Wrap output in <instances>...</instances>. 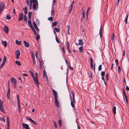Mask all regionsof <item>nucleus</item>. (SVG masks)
<instances>
[{"label": "nucleus", "instance_id": "nucleus-1", "mask_svg": "<svg viewBox=\"0 0 129 129\" xmlns=\"http://www.w3.org/2000/svg\"><path fill=\"white\" fill-rule=\"evenodd\" d=\"M53 92L54 97L55 105L57 107H59L60 105L59 102L57 99L58 97V93L56 91H55L54 89H53Z\"/></svg>", "mask_w": 129, "mask_h": 129}, {"label": "nucleus", "instance_id": "nucleus-2", "mask_svg": "<svg viewBox=\"0 0 129 129\" xmlns=\"http://www.w3.org/2000/svg\"><path fill=\"white\" fill-rule=\"evenodd\" d=\"M33 8L34 9L37 10L38 7V3L37 0H33Z\"/></svg>", "mask_w": 129, "mask_h": 129}, {"label": "nucleus", "instance_id": "nucleus-3", "mask_svg": "<svg viewBox=\"0 0 129 129\" xmlns=\"http://www.w3.org/2000/svg\"><path fill=\"white\" fill-rule=\"evenodd\" d=\"M5 6V3L3 2H1L0 4V14L3 9L4 8Z\"/></svg>", "mask_w": 129, "mask_h": 129}, {"label": "nucleus", "instance_id": "nucleus-4", "mask_svg": "<svg viewBox=\"0 0 129 129\" xmlns=\"http://www.w3.org/2000/svg\"><path fill=\"white\" fill-rule=\"evenodd\" d=\"M35 75H36V78H35V81H34L36 85L38 87H39L38 84H39V83L38 81V74L37 73H35Z\"/></svg>", "mask_w": 129, "mask_h": 129}, {"label": "nucleus", "instance_id": "nucleus-5", "mask_svg": "<svg viewBox=\"0 0 129 129\" xmlns=\"http://www.w3.org/2000/svg\"><path fill=\"white\" fill-rule=\"evenodd\" d=\"M15 55L17 59H18L20 57V52L19 50H17L16 51Z\"/></svg>", "mask_w": 129, "mask_h": 129}, {"label": "nucleus", "instance_id": "nucleus-6", "mask_svg": "<svg viewBox=\"0 0 129 129\" xmlns=\"http://www.w3.org/2000/svg\"><path fill=\"white\" fill-rule=\"evenodd\" d=\"M0 110L3 112L5 113V111H4V107L3 105V102L2 101L1 103V105H0Z\"/></svg>", "mask_w": 129, "mask_h": 129}, {"label": "nucleus", "instance_id": "nucleus-7", "mask_svg": "<svg viewBox=\"0 0 129 129\" xmlns=\"http://www.w3.org/2000/svg\"><path fill=\"white\" fill-rule=\"evenodd\" d=\"M22 125L23 128L25 129H29L30 128L28 124L23 123Z\"/></svg>", "mask_w": 129, "mask_h": 129}, {"label": "nucleus", "instance_id": "nucleus-8", "mask_svg": "<svg viewBox=\"0 0 129 129\" xmlns=\"http://www.w3.org/2000/svg\"><path fill=\"white\" fill-rule=\"evenodd\" d=\"M4 31L5 32L6 34H8L9 32V28L8 27L6 26H5L4 27Z\"/></svg>", "mask_w": 129, "mask_h": 129}, {"label": "nucleus", "instance_id": "nucleus-9", "mask_svg": "<svg viewBox=\"0 0 129 129\" xmlns=\"http://www.w3.org/2000/svg\"><path fill=\"white\" fill-rule=\"evenodd\" d=\"M39 62L40 65L39 68L41 70L42 68V66L44 64V63L43 61H41L40 59H39Z\"/></svg>", "mask_w": 129, "mask_h": 129}, {"label": "nucleus", "instance_id": "nucleus-10", "mask_svg": "<svg viewBox=\"0 0 129 129\" xmlns=\"http://www.w3.org/2000/svg\"><path fill=\"white\" fill-rule=\"evenodd\" d=\"M23 14L22 13H20L19 15V17L18 18V20L20 21L22 20L23 19Z\"/></svg>", "mask_w": 129, "mask_h": 129}, {"label": "nucleus", "instance_id": "nucleus-11", "mask_svg": "<svg viewBox=\"0 0 129 129\" xmlns=\"http://www.w3.org/2000/svg\"><path fill=\"white\" fill-rule=\"evenodd\" d=\"M17 100L18 102V109L20 108V100L19 98V95L18 94L17 95Z\"/></svg>", "mask_w": 129, "mask_h": 129}, {"label": "nucleus", "instance_id": "nucleus-12", "mask_svg": "<svg viewBox=\"0 0 129 129\" xmlns=\"http://www.w3.org/2000/svg\"><path fill=\"white\" fill-rule=\"evenodd\" d=\"M33 24L34 26L35 27V28L36 29V30L38 31H39V29L38 28V27L37 26L36 24L35 23V21H33Z\"/></svg>", "mask_w": 129, "mask_h": 129}, {"label": "nucleus", "instance_id": "nucleus-13", "mask_svg": "<svg viewBox=\"0 0 129 129\" xmlns=\"http://www.w3.org/2000/svg\"><path fill=\"white\" fill-rule=\"evenodd\" d=\"M43 77L44 78L45 77L46 79L48 80L47 76L45 69H44L43 71Z\"/></svg>", "mask_w": 129, "mask_h": 129}, {"label": "nucleus", "instance_id": "nucleus-14", "mask_svg": "<svg viewBox=\"0 0 129 129\" xmlns=\"http://www.w3.org/2000/svg\"><path fill=\"white\" fill-rule=\"evenodd\" d=\"M10 88L9 87L8 89V91L7 93V96L8 98V99H10Z\"/></svg>", "mask_w": 129, "mask_h": 129}, {"label": "nucleus", "instance_id": "nucleus-15", "mask_svg": "<svg viewBox=\"0 0 129 129\" xmlns=\"http://www.w3.org/2000/svg\"><path fill=\"white\" fill-rule=\"evenodd\" d=\"M70 100L71 101V106L72 107L74 108L75 107V106L74 104L75 103H74V102H73V101H72V100H71L72 97L71 95H70Z\"/></svg>", "mask_w": 129, "mask_h": 129}, {"label": "nucleus", "instance_id": "nucleus-16", "mask_svg": "<svg viewBox=\"0 0 129 129\" xmlns=\"http://www.w3.org/2000/svg\"><path fill=\"white\" fill-rule=\"evenodd\" d=\"M23 43L25 46L26 47H28L29 46V45L28 43L26 42L25 41H24Z\"/></svg>", "mask_w": 129, "mask_h": 129}, {"label": "nucleus", "instance_id": "nucleus-17", "mask_svg": "<svg viewBox=\"0 0 129 129\" xmlns=\"http://www.w3.org/2000/svg\"><path fill=\"white\" fill-rule=\"evenodd\" d=\"M11 81L13 83V84L16 83L17 81L16 80L13 78H11Z\"/></svg>", "mask_w": 129, "mask_h": 129}, {"label": "nucleus", "instance_id": "nucleus-18", "mask_svg": "<svg viewBox=\"0 0 129 129\" xmlns=\"http://www.w3.org/2000/svg\"><path fill=\"white\" fill-rule=\"evenodd\" d=\"M2 44L4 45L5 47H6L7 46V43L6 41H2Z\"/></svg>", "mask_w": 129, "mask_h": 129}, {"label": "nucleus", "instance_id": "nucleus-19", "mask_svg": "<svg viewBox=\"0 0 129 129\" xmlns=\"http://www.w3.org/2000/svg\"><path fill=\"white\" fill-rule=\"evenodd\" d=\"M30 74L32 77L34 81H35V76L34 75V73L31 71H30Z\"/></svg>", "mask_w": 129, "mask_h": 129}, {"label": "nucleus", "instance_id": "nucleus-20", "mask_svg": "<svg viewBox=\"0 0 129 129\" xmlns=\"http://www.w3.org/2000/svg\"><path fill=\"white\" fill-rule=\"evenodd\" d=\"M90 67L91 69H92L93 68V60L92 58H90Z\"/></svg>", "mask_w": 129, "mask_h": 129}, {"label": "nucleus", "instance_id": "nucleus-21", "mask_svg": "<svg viewBox=\"0 0 129 129\" xmlns=\"http://www.w3.org/2000/svg\"><path fill=\"white\" fill-rule=\"evenodd\" d=\"M15 42L16 44L18 45H21V41H19L17 40H16Z\"/></svg>", "mask_w": 129, "mask_h": 129}, {"label": "nucleus", "instance_id": "nucleus-22", "mask_svg": "<svg viewBox=\"0 0 129 129\" xmlns=\"http://www.w3.org/2000/svg\"><path fill=\"white\" fill-rule=\"evenodd\" d=\"M79 43L78 44V45H82L83 42L82 41V40L79 39Z\"/></svg>", "mask_w": 129, "mask_h": 129}, {"label": "nucleus", "instance_id": "nucleus-23", "mask_svg": "<svg viewBox=\"0 0 129 129\" xmlns=\"http://www.w3.org/2000/svg\"><path fill=\"white\" fill-rule=\"evenodd\" d=\"M72 93L73 95V100L72 101H72H73L74 103H75L76 101L75 99V95L73 92H72Z\"/></svg>", "mask_w": 129, "mask_h": 129}, {"label": "nucleus", "instance_id": "nucleus-24", "mask_svg": "<svg viewBox=\"0 0 129 129\" xmlns=\"http://www.w3.org/2000/svg\"><path fill=\"white\" fill-rule=\"evenodd\" d=\"M113 114L115 115L116 113V107L115 106L113 107Z\"/></svg>", "mask_w": 129, "mask_h": 129}, {"label": "nucleus", "instance_id": "nucleus-25", "mask_svg": "<svg viewBox=\"0 0 129 129\" xmlns=\"http://www.w3.org/2000/svg\"><path fill=\"white\" fill-rule=\"evenodd\" d=\"M23 10H24V13L26 14H27V8L26 7H25V8H23Z\"/></svg>", "mask_w": 129, "mask_h": 129}, {"label": "nucleus", "instance_id": "nucleus-26", "mask_svg": "<svg viewBox=\"0 0 129 129\" xmlns=\"http://www.w3.org/2000/svg\"><path fill=\"white\" fill-rule=\"evenodd\" d=\"M23 19L25 22L27 23V18L26 15H24V16Z\"/></svg>", "mask_w": 129, "mask_h": 129}, {"label": "nucleus", "instance_id": "nucleus-27", "mask_svg": "<svg viewBox=\"0 0 129 129\" xmlns=\"http://www.w3.org/2000/svg\"><path fill=\"white\" fill-rule=\"evenodd\" d=\"M15 62L19 66H20L21 65L20 62L16 60L15 61Z\"/></svg>", "mask_w": 129, "mask_h": 129}, {"label": "nucleus", "instance_id": "nucleus-28", "mask_svg": "<svg viewBox=\"0 0 129 129\" xmlns=\"http://www.w3.org/2000/svg\"><path fill=\"white\" fill-rule=\"evenodd\" d=\"M6 121L7 124V125H10V121L9 118L8 117H7V118Z\"/></svg>", "mask_w": 129, "mask_h": 129}, {"label": "nucleus", "instance_id": "nucleus-29", "mask_svg": "<svg viewBox=\"0 0 129 129\" xmlns=\"http://www.w3.org/2000/svg\"><path fill=\"white\" fill-rule=\"evenodd\" d=\"M62 121L60 119L58 121V123L60 127H61L62 125Z\"/></svg>", "mask_w": 129, "mask_h": 129}, {"label": "nucleus", "instance_id": "nucleus-30", "mask_svg": "<svg viewBox=\"0 0 129 129\" xmlns=\"http://www.w3.org/2000/svg\"><path fill=\"white\" fill-rule=\"evenodd\" d=\"M79 50L82 53L83 52V47L81 46L79 48Z\"/></svg>", "mask_w": 129, "mask_h": 129}, {"label": "nucleus", "instance_id": "nucleus-31", "mask_svg": "<svg viewBox=\"0 0 129 129\" xmlns=\"http://www.w3.org/2000/svg\"><path fill=\"white\" fill-rule=\"evenodd\" d=\"M33 3V0H30V9H31L32 3Z\"/></svg>", "mask_w": 129, "mask_h": 129}, {"label": "nucleus", "instance_id": "nucleus-32", "mask_svg": "<svg viewBox=\"0 0 129 129\" xmlns=\"http://www.w3.org/2000/svg\"><path fill=\"white\" fill-rule=\"evenodd\" d=\"M99 34L100 37L101 38L102 34V26L101 27V28L99 30Z\"/></svg>", "mask_w": 129, "mask_h": 129}, {"label": "nucleus", "instance_id": "nucleus-33", "mask_svg": "<svg viewBox=\"0 0 129 129\" xmlns=\"http://www.w3.org/2000/svg\"><path fill=\"white\" fill-rule=\"evenodd\" d=\"M57 24V22L56 21L55 22L53 23L52 26H56Z\"/></svg>", "mask_w": 129, "mask_h": 129}, {"label": "nucleus", "instance_id": "nucleus-34", "mask_svg": "<svg viewBox=\"0 0 129 129\" xmlns=\"http://www.w3.org/2000/svg\"><path fill=\"white\" fill-rule=\"evenodd\" d=\"M6 61V56H4V57H3V62L5 63Z\"/></svg>", "mask_w": 129, "mask_h": 129}, {"label": "nucleus", "instance_id": "nucleus-35", "mask_svg": "<svg viewBox=\"0 0 129 129\" xmlns=\"http://www.w3.org/2000/svg\"><path fill=\"white\" fill-rule=\"evenodd\" d=\"M128 15L127 14L126 15V17L125 19V23L126 24L127 23V20Z\"/></svg>", "mask_w": 129, "mask_h": 129}, {"label": "nucleus", "instance_id": "nucleus-36", "mask_svg": "<svg viewBox=\"0 0 129 129\" xmlns=\"http://www.w3.org/2000/svg\"><path fill=\"white\" fill-rule=\"evenodd\" d=\"M55 39L56 40L57 43H59L60 42V40L58 39V38L56 36L55 37Z\"/></svg>", "mask_w": 129, "mask_h": 129}, {"label": "nucleus", "instance_id": "nucleus-37", "mask_svg": "<svg viewBox=\"0 0 129 129\" xmlns=\"http://www.w3.org/2000/svg\"><path fill=\"white\" fill-rule=\"evenodd\" d=\"M54 29L57 32H59L60 31V29L56 27H55Z\"/></svg>", "mask_w": 129, "mask_h": 129}, {"label": "nucleus", "instance_id": "nucleus-38", "mask_svg": "<svg viewBox=\"0 0 129 129\" xmlns=\"http://www.w3.org/2000/svg\"><path fill=\"white\" fill-rule=\"evenodd\" d=\"M114 33H113V34L112 35V36L111 37V40H112L113 42V40L114 39Z\"/></svg>", "mask_w": 129, "mask_h": 129}, {"label": "nucleus", "instance_id": "nucleus-39", "mask_svg": "<svg viewBox=\"0 0 129 129\" xmlns=\"http://www.w3.org/2000/svg\"><path fill=\"white\" fill-rule=\"evenodd\" d=\"M6 18L8 19H11V17L9 15H8L7 16Z\"/></svg>", "mask_w": 129, "mask_h": 129}, {"label": "nucleus", "instance_id": "nucleus-40", "mask_svg": "<svg viewBox=\"0 0 129 129\" xmlns=\"http://www.w3.org/2000/svg\"><path fill=\"white\" fill-rule=\"evenodd\" d=\"M105 74L104 72L102 71L101 72V75L102 76H104Z\"/></svg>", "mask_w": 129, "mask_h": 129}, {"label": "nucleus", "instance_id": "nucleus-41", "mask_svg": "<svg viewBox=\"0 0 129 129\" xmlns=\"http://www.w3.org/2000/svg\"><path fill=\"white\" fill-rule=\"evenodd\" d=\"M102 66L101 65H99L98 68V70L100 71L102 70Z\"/></svg>", "mask_w": 129, "mask_h": 129}, {"label": "nucleus", "instance_id": "nucleus-42", "mask_svg": "<svg viewBox=\"0 0 129 129\" xmlns=\"http://www.w3.org/2000/svg\"><path fill=\"white\" fill-rule=\"evenodd\" d=\"M32 28V29H31V30L33 31L34 34L35 35H36V30L35 29H34V28Z\"/></svg>", "mask_w": 129, "mask_h": 129}, {"label": "nucleus", "instance_id": "nucleus-43", "mask_svg": "<svg viewBox=\"0 0 129 129\" xmlns=\"http://www.w3.org/2000/svg\"><path fill=\"white\" fill-rule=\"evenodd\" d=\"M56 4V1L55 0H53L52 5H55Z\"/></svg>", "mask_w": 129, "mask_h": 129}, {"label": "nucleus", "instance_id": "nucleus-44", "mask_svg": "<svg viewBox=\"0 0 129 129\" xmlns=\"http://www.w3.org/2000/svg\"><path fill=\"white\" fill-rule=\"evenodd\" d=\"M5 63L3 62L2 64L0 67V69H1L2 67L4 66V65L5 64Z\"/></svg>", "mask_w": 129, "mask_h": 129}, {"label": "nucleus", "instance_id": "nucleus-45", "mask_svg": "<svg viewBox=\"0 0 129 129\" xmlns=\"http://www.w3.org/2000/svg\"><path fill=\"white\" fill-rule=\"evenodd\" d=\"M40 38V36L39 35H37L36 38L37 40H38Z\"/></svg>", "mask_w": 129, "mask_h": 129}, {"label": "nucleus", "instance_id": "nucleus-46", "mask_svg": "<svg viewBox=\"0 0 129 129\" xmlns=\"http://www.w3.org/2000/svg\"><path fill=\"white\" fill-rule=\"evenodd\" d=\"M53 123L54 124V126H55V127L56 128H57V125H56V122L54 120H53Z\"/></svg>", "mask_w": 129, "mask_h": 129}, {"label": "nucleus", "instance_id": "nucleus-47", "mask_svg": "<svg viewBox=\"0 0 129 129\" xmlns=\"http://www.w3.org/2000/svg\"><path fill=\"white\" fill-rule=\"evenodd\" d=\"M90 7H89L88 8L87 10V11L86 14H87V18L88 14V11H89V10L90 9Z\"/></svg>", "mask_w": 129, "mask_h": 129}, {"label": "nucleus", "instance_id": "nucleus-48", "mask_svg": "<svg viewBox=\"0 0 129 129\" xmlns=\"http://www.w3.org/2000/svg\"><path fill=\"white\" fill-rule=\"evenodd\" d=\"M74 3V1H73L71 3V7H71V8H73V4Z\"/></svg>", "mask_w": 129, "mask_h": 129}, {"label": "nucleus", "instance_id": "nucleus-49", "mask_svg": "<svg viewBox=\"0 0 129 129\" xmlns=\"http://www.w3.org/2000/svg\"><path fill=\"white\" fill-rule=\"evenodd\" d=\"M53 18L52 17H50L48 18V20L50 21H52L53 20Z\"/></svg>", "mask_w": 129, "mask_h": 129}, {"label": "nucleus", "instance_id": "nucleus-50", "mask_svg": "<svg viewBox=\"0 0 129 129\" xmlns=\"http://www.w3.org/2000/svg\"><path fill=\"white\" fill-rule=\"evenodd\" d=\"M32 12H29L28 14V16H31Z\"/></svg>", "mask_w": 129, "mask_h": 129}, {"label": "nucleus", "instance_id": "nucleus-51", "mask_svg": "<svg viewBox=\"0 0 129 129\" xmlns=\"http://www.w3.org/2000/svg\"><path fill=\"white\" fill-rule=\"evenodd\" d=\"M121 71V69L120 66L118 67V72L119 73L120 71Z\"/></svg>", "mask_w": 129, "mask_h": 129}, {"label": "nucleus", "instance_id": "nucleus-52", "mask_svg": "<svg viewBox=\"0 0 129 129\" xmlns=\"http://www.w3.org/2000/svg\"><path fill=\"white\" fill-rule=\"evenodd\" d=\"M67 50H68V51L70 53H71V51L70 49L69 48V47H67Z\"/></svg>", "mask_w": 129, "mask_h": 129}, {"label": "nucleus", "instance_id": "nucleus-53", "mask_svg": "<svg viewBox=\"0 0 129 129\" xmlns=\"http://www.w3.org/2000/svg\"><path fill=\"white\" fill-rule=\"evenodd\" d=\"M66 47H69V42L68 41L66 43Z\"/></svg>", "mask_w": 129, "mask_h": 129}, {"label": "nucleus", "instance_id": "nucleus-54", "mask_svg": "<svg viewBox=\"0 0 129 129\" xmlns=\"http://www.w3.org/2000/svg\"><path fill=\"white\" fill-rule=\"evenodd\" d=\"M54 13V10H52L51 11V15H53Z\"/></svg>", "mask_w": 129, "mask_h": 129}, {"label": "nucleus", "instance_id": "nucleus-55", "mask_svg": "<svg viewBox=\"0 0 129 129\" xmlns=\"http://www.w3.org/2000/svg\"><path fill=\"white\" fill-rule=\"evenodd\" d=\"M27 118L31 122H32L33 121V120L30 118Z\"/></svg>", "mask_w": 129, "mask_h": 129}, {"label": "nucleus", "instance_id": "nucleus-56", "mask_svg": "<svg viewBox=\"0 0 129 129\" xmlns=\"http://www.w3.org/2000/svg\"><path fill=\"white\" fill-rule=\"evenodd\" d=\"M28 22L29 25L31 24V22L30 20H28Z\"/></svg>", "mask_w": 129, "mask_h": 129}, {"label": "nucleus", "instance_id": "nucleus-57", "mask_svg": "<svg viewBox=\"0 0 129 129\" xmlns=\"http://www.w3.org/2000/svg\"><path fill=\"white\" fill-rule=\"evenodd\" d=\"M62 51H63V53H65L66 52L65 51L64 49V47H63L62 48Z\"/></svg>", "mask_w": 129, "mask_h": 129}, {"label": "nucleus", "instance_id": "nucleus-58", "mask_svg": "<svg viewBox=\"0 0 129 129\" xmlns=\"http://www.w3.org/2000/svg\"><path fill=\"white\" fill-rule=\"evenodd\" d=\"M124 96L125 97L126 101V102H127V103H128V100H127V96L126 95H125Z\"/></svg>", "mask_w": 129, "mask_h": 129}, {"label": "nucleus", "instance_id": "nucleus-59", "mask_svg": "<svg viewBox=\"0 0 129 129\" xmlns=\"http://www.w3.org/2000/svg\"><path fill=\"white\" fill-rule=\"evenodd\" d=\"M123 92L124 96H125V95H126V93L125 92V91L123 88Z\"/></svg>", "mask_w": 129, "mask_h": 129}, {"label": "nucleus", "instance_id": "nucleus-60", "mask_svg": "<svg viewBox=\"0 0 129 129\" xmlns=\"http://www.w3.org/2000/svg\"><path fill=\"white\" fill-rule=\"evenodd\" d=\"M126 86V89L127 90L129 91V87H128V86L126 85H125Z\"/></svg>", "mask_w": 129, "mask_h": 129}, {"label": "nucleus", "instance_id": "nucleus-61", "mask_svg": "<svg viewBox=\"0 0 129 129\" xmlns=\"http://www.w3.org/2000/svg\"><path fill=\"white\" fill-rule=\"evenodd\" d=\"M90 77L92 78V73L90 72Z\"/></svg>", "mask_w": 129, "mask_h": 129}, {"label": "nucleus", "instance_id": "nucleus-62", "mask_svg": "<svg viewBox=\"0 0 129 129\" xmlns=\"http://www.w3.org/2000/svg\"><path fill=\"white\" fill-rule=\"evenodd\" d=\"M83 18H85L84 12V11H83Z\"/></svg>", "mask_w": 129, "mask_h": 129}, {"label": "nucleus", "instance_id": "nucleus-63", "mask_svg": "<svg viewBox=\"0 0 129 129\" xmlns=\"http://www.w3.org/2000/svg\"><path fill=\"white\" fill-rule=\"evenodd\" d=\"M26 2L27 4V5L29 6V0H26Z\"/></svg>", "mask_w": 129, "mask_h": 129}, {"label": "nucleus", "instance_id": "nucleus-64", "mask_svg": "<svg viewBox=\"0 0 129 129\" xmlns=\"http://www.w3.org/2000/svg\"><path fill=\"white\" fill-rule=\"evenodd\" d=\"M32 122L35 125H37V123L34 121V120H33V121Z\"/></svg>", "mask_w": 129, "mask_h": 129}]
</instances>
